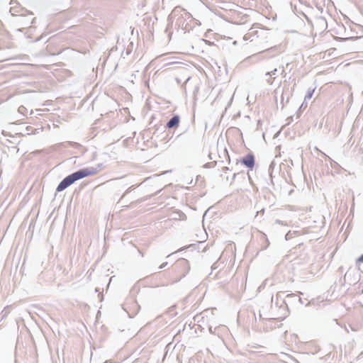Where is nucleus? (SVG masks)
<instances>
[{"mask_svg": "<svg viewBox=\"0 0 363 363\" xmlns=\"http://www.w3.org/2000/svg\"><path fill=\"white\" fill-rule=\"evenodd\" d=\"M168 264V262H163L160 267H159V269H164L165 268Z\"/></svg>", "mask_w": 363, "mask_h": 363, "instance_id": "obj_12", "label": "nucleus"}, {"mask_svg": "<svg viewBox=\"0 0 363 363\" xmlns=\"http://www.w3.org/2000/svg\"><path fill=\"white\" fill-rule=\"evenodd\" d=\"M213 163H207L205 166L206 167H210Z\"/></svg>", "mask_w": 363, "mask_h": 363, "instance_id": "obj_16", "label": "nucleus"}, {"mask_svg": "<svg viewBox=\"0 0 363 363\" xmlns=\"http://www.w3.org/2000/svg\"><path fill=\"white\" fill-rule=\"evenodd\" d=\"M298 301L300 303L303 304V301H302V298L298 297Z\"/></svg>", "mask_w": 363, "mask_h": 363, "instance_id": "obj_14", "label": "nucleus"}, {"mask_svg": "<svg viewBox=\"0 0 363 363\" xmlns=\"http://www.w3.org/2000/svg\"><path fill=\"white\" fill-rule=\"evenodd\" d=\"M262 237L264 239V242H264L265 245L264 247H262V250H266L268 247V246L269 245V241L267 239V238L264 233H262Z\"/></svg>", "mask_w": 363, "mask_h": 363, "instance_id": "obj_7", "label": "nucleus"}, {"mask_svg": "<svg viewBox=\"0 0 363 363\" xmlns=\"http://www.w3.org/2000/svg\"><path fill=\"white\" fill-rule=\"evenodd\" d=\"M357 263L363 262V254L357 259Z\"/></svg>", "mask_w": 363, "mask_h": 363, "instance_id": "obj_13", "label": "nucleus"}, {"mask_svg": "<svg viewBox=\"0 0 363 363\" xmlns=\"http://www.w3.org/2000/svg\"><path fill=\"white\" fill-rule=\"evenodd\" d=\"M287 296L288 297H292V296H294V294H288Z\"/></svg>", "mask_w": 363, "mask_h": 363, "instance_id": "obj_15", "label": "nucleus"}, {"mask_svg": "<svg viewBox=\"0 0 363 363\" xmlns=\"http://www.w3.org/2000/svg\"><path fill=\"white\" fill-rule=\"evenodd\" d=\"M96 173L97 169L94 167L79 169L78 171L74 172L72 174L64 178L58 184L56 191L59 192L62 191L76 181L84 178L86 177L94 175Z\"/></svg>", "mask_w": 363, "mask_h": 363, "instance_id": "obj_1", "label": "nucleus"}, {"mask_svg": "<svg viewBox=\"0 0 363 363\" xmlns=\"http://www.w3.org/2000/svg\"><path fill=\"white\" fill-rule=\"evenodd\" d=\"M32 14H29L28 16H19L18 18V22L22 24L24 26H28L30 24L33 23L35 18L31 17Z\"/></svg>", "mask_w": 363, "mask_h": 363, "instance_id": "obj_5", "label": "nucleus"}, {"mask_svg": "<svg viewBox=\"0 0 363 363\" xmlns=\"http://www.w3.org/2000/svg\"><path fill=\"white\" fill-rule=\"evenodd\" d=\"M190 270V264L187 259L182 258L178 259L173 265V271L175 277L172 280V283L179 281L182 278L185 277Z\"/></svg>", "mask_w": 363, "mask_h": 363, "instance_id": "obj_2", "label": "nucleus"}, {"mask_svg": "<svg viewBox=\"0 0 363 363\" xmlns=\"http://www.w3.org/2000/svg\"><path fill=\"white\" fill-rule=\"evenodd\" d=\"M277 69H274L273 70L270 71V72H266L265 74V77H267V76H270V77H276L277 75Z\"/></svg>", "mask_w": 363, "mask_h": 363, "instance_id": "obj_8", "label": "nucleus"}, {"mask_svg": "<svg viewBox=\"0 0 363 363\" xmlns=\"http://www.w3.org/2000/svg\"><path fill=\"white\" fill-rule=\"evenodd\" d=\"M241 162L247 168L252 169L255 166V157L251 153L247 154L246 156L242 158Z\"/></svg>", "mask_w": 363, "mask_h": 363, "instance_id": "obj_4", "label": "nucleus"}, {"mask_svg": "<svg viewBox=\"0 0 363 363\" xmlns=\"http://www.w3.org/2000/svg\"><path fill=\"white\" fill-rule=\"evenodd\" d=\"M68 144H69L71 147H74V148H77V147H81V145H80V144H79V143H76V142H71V141H69V142H68Z\"/></svg>", "mask_w": 363, "mask_h": 363, "instance_id": "obj_11", "label": "nucleus"}, {"mask_svg": "<svg viewBox=\"0 0 363 363\" xmlns=\"http://www.w3.org/2000/svg\"><path fill=\"white\" fill-rule=\"evenodd\" d=\"M265 77H266L267 82L270 85L273 84L274 80L276 79V77H273V76L272 77L267 76Z\"/></svg>", "mask_w": 363, "mask_h": 363, "instance_id": "obj_9", "label": "nucleus"}, {"mask_svg": "<svg viewBox=\"0 0 363 363\" xmlns=\"http://www.w3.org/2000/svg\"><path fill=\"white\" fill-rule=\"evenodd\" d=\"M172 254H174V252H172V253L169 254V255H167V257H169Z\"/></svg>", "mask_w": 363, "mask_h": 363, "instance_id": "obj_17", "label": "nucleus"}, {"mask_svg": "<svg viewBox=\"0 0 363 363\" xmlns=\"http://www.w3.org/2000/svg\"><path fill=\"white\" fill-rule=\"evenodd\" d=\"M180 122V117L178 115H174L170 120L167 123L166 127L167 128H172L177 127Z\"/></svg>", "mask_w": 363, "mask_h": 363, "instance_id": "obj_6", "label": "nucleus"}, {"mask_svg": "<svg viewBox=\"0 0 363 363\" xmlns=\"http://www.w3.org/2000/svg\"><path fill=\"white\" fill-rule=\"evenodd\" d=\"M313 91H314V89L313 90H308L307 94L305 96V101H306L307 99H311L313 94Z\"/></svg>", "mask_w": 363, "mask_h": 363, "instance_id": "obj_10", "label": "nucleus"}, {"mask_svg": "<svg viewBox=\"0 0 363 363\" xmlns=\"http://www.w3.org/2000/svg\"><path fill=\"white\" fill-rule=\"evenodd\" d=\"M182 12L180 16L177 18L176 21V24L181 28L182 30H187L188 23L186 22L187 19H189L191 18V15L184 11L179 7H176L173 11L172 15L175 16L177 15L179 13Z\"/></svg>", "mask_w": 363, "mask_h": 363, "instance_id": "obj_3", "label": "nucleus"}, {"mask_svg": "<svg viewBox=\"0 0 363 363\" xmlns=\"http://www.w3.org/2000/svg\"><path fill=\"white\" fill-rule=\"evenodd\" d=\"M260 213H264V209H262V211H260Z\"/></svg>", "mask_w": 363, "mask_h": 363, "instance_id": "obj_18", "label": "nucleus"}, {"mask_svg": "<svg viewBox=\"0 0 363 363\" xmlns=\"http://www.w3.org/2000/svg\"><path fill=\"white\" fill-rule=\"evenodd\" d=\"M276 223H280L281 222H280L279 220H277L276 221Z\"/></svg>", "mask_w": 363, "mask_h": 363, "instance_id": "obj_19", "label": "nucleus"}]
</instances>
